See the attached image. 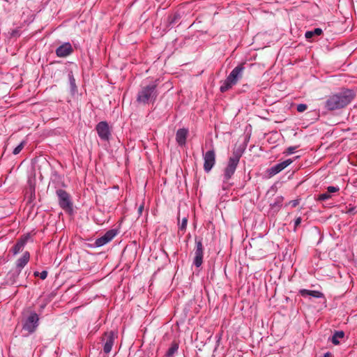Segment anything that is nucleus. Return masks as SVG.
<instances>
[{"instance_id":"1","label":"nucleus","mask_w":357,"mask_h":357,"mask_svg":"<svg viewBox=\"0 0 357 357\" xmlns=\"http://www.w3.org/2000/svg\"><path fill=\"white\" fill-rule=\"evenodd\" d=\"M354 97L351 90H346L340 93L331 96L326 102V107L329 110H335L347 105Z\"/></svg>"},{"instance_id":"23","label":"nucleus","mask_w":357,"mask_h":357,"mask_svg":"<svg viewBox=\"0 0 357 357\" xmlns=\"http://www.w3.org/2000/svg\"><path fill=\"white\" fill-rule=\"evenodd\" d=\"M34 275L39 276L40 278V279L45 280V279H46V278L47 276V271H43L41 273L35 272Z\"/></svg>"},{"instance_id":"5","label":"nucleus","mask_w":357,"mask_h":357,"mask_svg":"<svg viewBox=\"0 0 357 357\" xmlns=\"http://www.w3.org/2000/svg\"><path fill=\"white\" fill-rule=\"evenodd\" d=\"M56 195L59 197V206L66 212L73 211V203L70 201L69 194L62 189L56 190Z\"/></svg>"},{"instance_id":"4","label":"nucleus","mask_w":357,"mask_h":357,"mask_svg":"<svg viewBox=\"0 0 357 357\" xmlns=\"http://www.w3.org/2000/svg\"><path fill=\"white\" fill-rule=\"evenodd\" d=\"M39 317L37 313L31 312L23 323L22 330L27 332V335L34 333L38 326Z\"/></svg>"},{"instance_id":"32","label":"nucleus","mask_w":357,"mask_h":357,"mask_svg":"<svg viewBox=\"0 0 357 357\" xmlns=\"http://www.w3.org/2000/svg\"><path fill=\"white\" fill-rule=\"evenodd\" d=\"M220 90L221 92H223V85L220 86Z\"/></svg>"},{"instance_id":"14","label":"nucleus","mask_w":357,"mask_h":357,"mask_svg":"<svg viewBox=\"0 0 357 357\" xmlns=\"http://www.w3.org/2000/svg\"><path fill=\"white\" fill-rule=\"evenodd\" d=\"M188 133V130L185 128L178 129L177 130L176 135V140L180 146H183L185 144Z\"/></svg>"},{"instance_id":"15","label":"nucleus","mask_w":357,"mask_h":357,"mask_svg":"<svg viewBox=\"0 0 357 357\" xmlns=\"http://www.w3.org/2000/svg\"><path fill=\"white\" fill-rule=\"evenodd\" d=\"M30 259V255L29 252H24L22 257L17 261V268H19V271L28 263Z\"/></svg>"},{"instance_id":"34","label":"nucleus","mask_w":357,"mask_h":357,"mask_svg":"<svg viewBox=\"0 0 357 357\" xmlns=\"http://www.w3.org/2000/svg\"><path fill=\"white\" fill-rule=\"evenodd\" d=\"M74 82H75V79L73 78V82H71V84H73Z\"/></svg>"},{"instance_id":"12","label":"nucleus","mask_w":357,"mask_h":357,"mask_svg":"<svg viewBox=\"0 0 357 357\" xmlns=\"http://www.w3.org/2000/svg\"><path fill=\"white\" fill-rule=\"evenodd\" d=\"M293 162V160L291 159H287L282 162H280L272 167H271L268 170V174L270 176H274L281 171H282L284 168H286L287 166H289L290 164Z\"/></svg>"},{"instance_id":"27","label":"nucleus","mask_w":357,"mask_h":357,"mask_svg":"<svg viewBox=\"0 0 357 357\" xmlns=\"http://www.w3.org/2000/svg\"><path fill=\"white\" fill-rule=\"evenodd\" d=\"M296 149V146H289L287 149L285 151V153L287 155H290L294 153L295 150Z\"/></svg>"},{"instance_id":"3","label":"nucleus","mask_w":357,"mask_h":357,"mask_svg":"<svg viewBox=\"0 0 357 357\" xmlns=\"http://www.w3.org/2000/svg\"><path fill=\"white\" fill-rule=\"evenodd\" d=\"M242 154L243 150L241 149L233 151L231 156L229 157L227 169L225 170V178H229L234 174Z\"/></svg>"},{"instance_id":"22","label":"nucleus","mask_w":357,"mask_h":357,"mask_svg":"<svg viewBox=\"0 0 357 357\" xmlns=\"http://www.w3.org/2000/svg\"><path fill=\"white\" fill-rule=\"evenodd\" d=\"M187 224H188V218L187 217L183 218L182 222L179 225V229L181 230H183V231L185 230V228L187 227Z\"/></svg>"},{"instance_id":"24","label":"nucleus","mask_w":357,"mask_h":357,"mask_svg":"<svg viewBox=\"0 0 357 357\" xmlns=\"http://www.w3.org/2000/svg\"><path fill=\"white\" fill-rule=\"evenodd\" d=\"M331 198L330 194L327 192L319 195V199L321 201L327 200Z\"/></svg>"},{"instance_id":"6","label":"nucleus","mask_w":357,"mask_h":357,"mask_svg":"<svg viewBox=\"0 0 357 357\" xmlns=\"http://www.w3.org/2000/svg\"><path fill=\"white\" fill-rule=\"evenodd\" d=\"M243 68L241 66H236L230 73L227 79L225 80V91L228 90L235 85L239 78L242 76Z\"/></svg>"},{"instance_id":"9","label":"nucleus","mask_w":357,"mask_h":357,"mask_svg":"<svg viewBox=\"0 0 357 357\" xmlns=\"http://www.w3.org/2000/svg\"><path fill=\"white\" fill-rule=\"evenodd\" d=\"M195 257L193 264L199 267L202 264L203 259V245L200 240L195 239Z\"/></svg>"},{"instance_id":"31","label":"nucleus","mask_w":357,"mask_h":357,"mask_svg":"<svg viewBox=\"0 0 357 357\" xmlns=\"http://www.w3.org/2000/svg\"><path fill=\"white\" fill-rule=\"evenodd\" d=\"M291 203L293 206H296L297 205V201H292Z\"/></svg>"},{"instance_id":"30","label":"nucleus","mask_w":357,"mask_h":357,"mask_svg":"<svg viewBox=\"0 0 357 357\" xmlns=\"http://www.w3.org/2000/svg\"><path fill=\"white\" fill-rule=\"evenodd\" d=\"M324 357H332V354H331V353H330V352H326V353L324 354Z\"/></svg>"},{"instance_id":"29","label":"nucleus","mask_w":357,"mask_h":357,"mask_svg":"<svg viewBox=\"0 0 357 357\" xmlns=\"http://www.w3.org/2000/svg\"><path fill=\"white\" fill-rule=\"evenodd\" d=\"M143 209H144V206L143 205H141L139 208H138V212L139 214H142V211H143Z\"/></svg>"},{"instance_id":"2","label":"nucleus","mask_w":357,"mask_h":357,"mask_svg":"<svg viewBox=\"0 0 357 357\" xmlns=\"http://www.w3.org/2000/svg\"><path fill=\"white\" fill-rule=\"evenodd\" d=\"M158 96L156 85L151 84L143 86L138 92L137 101L139 103L147 104L153 102Z\"/></svg>"},{"instance_id":"16","label":"nucleus","mask_w":357,"mask_h":357,"mask_svg":"<svg viewBox=\"0 0 357 357\" xmlns=\"http://www.w3.org/2000/svg\"><path fill=\"white\" fill-rule=\"evenodd\" d=\"M299 293L302 296H310L314 298H322L324 297V294L319 291H313V290H307V289H301Z\"/></svg>"},{"instance_id":"11","label":"nucleus","mask_w":357,"mask_h":357,"mask_svg":"<svg viewBox=\"0 0 357 357\" xmlns=\"http://www.w3.org/2000/svg\"><path fill=\"white\" fill-rule=\"evenodd\" d=\"M204 170L208 172L215 164V153L213 151H207L204 156Z\"/></svg>"},{"instance_id":"21","label":"nucleus","mask_w":357,"mask_h":357,"mask_svg":"<svg viewBox=\"0 0 357 357\" xmlns=\"http://www.w3.org/2000/svg\"><path fill=\"white\" fill-rule=\"evenodd\" d=\"M25 145V142H22L17 147H15L13 151V153L14 155H17L18 153H20V151H22V149L24 148Z\"/></svg>"},{"instance_id":"25","label":"nucleus","mask_w":357,"mask_h":357,"mask_svg":"<svg viewBox=\"0 0 357 357\" xmlns=\"http://www.w3.org/2000/svg\"><path fill=\"white\" fill-rule=\"evenodd\" d=\"M340 188L337 186H328L327 188L328 192L330 193H335L338 192Z\"/></svg>"},{"instance_id":"8","label":"nucleus","mask_w":357,"mask_h":357,"mask_svg":"<svg viewBox=\"0 0 357 357\" xmlns=\"http://www.w3.org/2000/svg\"><path fill=\"white\" fill-rule=\"evenodd\" d=\"M116 335L114 331H109L105 333L103 340L105 341L103 350L105 354H109L114 345Z\"/></svg>"},{"instance_id":"20","label":"nucleus","mask_w":357,"mask_h":357,"mask_svg":"<svg viewBox=\"0 0 357 357\" xmlns=\"http://www.w3.org/2000/svg\"><path fill=\"white\" fill-rule=\"evenodd\" d=\"M344 333L343 331H337L335 332L332 338H331V341L332 342L335 344V345H337L340 342H339V339H342L344 337Z\"/></svg>"},{"instance_id":"19","label":"nucleus","mask_w":357,"mask_h":357,"mask_svg":"<svg viewBox=\"0 0 357 357\" xmlns=\"http://www.w3.org/2000/svg\"><path fill=\"white\" fill-rule=\"evenodd\" d=\"M322 33L321 29L316 28L313 31H306L305 33V36L307 39L312 38L314 36H319Z\"/></svg>"},{"instance_id":"17","label":"nucleus","mask_w":357,"mask_h":357,"mask_svg":"<svg viewBox=\"0 0 357 357\" xmlns=\"http://www.w3.org/2000/svg\"><path fill=\"white\" fill-rule=\"evenodd\" d=\"M26 241V238L21 239L17 242V243L13 248V252L14 255L19 253L24 248Z\"/></svg>"},{"instance_id":"10","label":"nucleus","mask_w":357,"mask_h":357,"mask_svg":"<svg viewBox=\"0 0 357 357\" xmlns=\"http://www.w3.org/2000/svg\"><path fill=\"white\" fill-rule=\"evenodd\" d=\"M116 235V232L112 229L107 231L102 236L97 238L94 243L96 247H101L110 242Z\"/></svg>"},{"instance_id":"28","label":"nucleus","mask_w":357,"mask_h":357,"mask_svg":"<svg viewBox=\"0 0 357 357\" xmlns=\"http://www.w3.org/2000/svg\"><path fill=\"white\" fill-rule=\"evenodd\" d=\"M301 222V218L300 217L297 218L294 222V227L296 228Z\"/></svg>"},{"instance_id":"7","label":"nucleus","mask_w":357,"mask_h":357,"mask_svg":"<svg viewBox=\"0 0 357 357\" xmlns=\"http://www.w3.org/2000/svg\"><path fill=\"white\" fill-rule=\"evenodd\" d=\"M96 130L99 137L104 141H108L111 135L109 126L105 121H101L96 126Z\"/></svg>"},{"instance_id":"13","label":"nucleus","mask_w":357,"mask_h":357,"mask_svg":"<svg viewBox=\"0 0 357 357\" xmlns=\"http://www.w3.org/2000/svg\"><path fill=\"white\" fill-rule=\"evenodd\" d=\"M73 52V47L69 43H66L56 50V54L59 57H66Z\"/></svg>"},{"instance_id":"18","label":"nucleus","mask_w":357,"mask_h":357,"mask_svg":"<svg viewBox=\"0 0 357 357\" xmlns=\"http://www.w3.org/2000/svg\"><path fill=\"white\" fill-rule=\"evenodd\" d=\"M178 349V344L176 342H173L171 347L169 348L166 353L167 357H172Z\"/></svg>"},{"instance_id":"26","label":"nucleus","mask_w":357,"mask_h":357,"mask_svg":"<svg viewBox=\"0 0 357 357\" xmlns=\"http://www.w3.org/2000/svg\"><path fill=\"white\" fill-rule=\"evenodd\" d=\"M307 108V106L305 104H299L297 105V111L298 112H303Z\"/></svg>"},{"instance_id":"33","label":"nucleus","mask_w":357,"mask_h":357,"mask_svg":"<svg viewBox=\"0 0 357 357\" xmlns=\"http://www.w3.org/2000/svg\"><path fill=\"white\" fill-rule=\"evenodd\" d=\"M74 82H75V79L73 78V82H71V84H73Z\"/></svg>"}]
</instances>
